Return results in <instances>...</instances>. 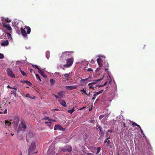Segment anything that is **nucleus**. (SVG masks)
Segmentation results:
<instances>
[{
    "label": "nucleus",
    "instance_id": "obj_15",
    "mask_svg": "<svg viewBox=\"0 0 155 155\" xmlns=\"http://www.w3.org/2000/svg\"><path fill=\"white\" fill-rule=\"evenodd\" d=\"M22 95L23 97H28L32 99H33L34 98H35V97L34 96V97H31L28 93H27L26 94H25L24 93H23L22 94Z\"/></svg>",
    "mask_w": 155,
    "mask_h": 155
},
{
    "label": "nucleus",
    "instance_id": "obj_40",
    "mask_svg": "<svg viewBox=\"0 0 155 155\" xmlns=\"http://www.w3.org/2000/svg\"><path fill=\"white\" fill-rule=\"evenodd\" d=\"M32 66H33V67L38 69V70H39V69H40L37 65H32Z\"/></svg>",
    "mask_w": 155,
    "mask_h": 155
},
{
    "label": "nucleus",
    "instance_id": "obj_9",
    "mask_svg": "<svg viewBox=\"0 0 155 155\" xmlns=\"http://www.w3.org/2000/svg\"><path fill=\"white\" fill-rule=\"evenodd\" d=\"M48 155H55V153L54 150V148L48 149Z\"/></svg>",
    "mask_w": 155,
    "mask_h": 155
},
{
    "label": "nucleus",
    "instance_id": "obj_50",
    "mask_svg": "<svg viewBox=\"0 0 155 155\" xmlns=\"http://www.w3.org/2000/svg\"><path fill=\"white\" fill-rule=\"evenodd\" d=\"M58 110V109H53L51 110V111H54L55 110Z\"/></svg>",
    "mask_w": 155,
    "mask_h": 155
},
{
    "label": "nucleus",
    "instance_id": "obj_29",
    "mask_svg": "<svg viewBox=\"0 0 155 155\" xmlns=\"http://www.w3.org/2000/svg\"><path fill=\"white\" fill-rule=\"evenodd\" d=\"M89 88L90 89H93V90L94 89V88H96L97 87H98V85H96V86H93L90 85L89 86Z\"/></svg>",
    "mask_w": 155,
    "mask_h": 155
},
{
    "label": "nucleus",
    "instance_id": "obj_57",
    "mask_svg": "<svg viewBox=\"0 0 155 155\" xmlns=\"http://www.w3.org/2000/svg\"><path fill=\"white\" fill-rule=\"evenodd\" d=\"M7 87H8V88H12V87H10L9 85H8Z\"/></svg>",
    "mask_w": 155,
    "mask_h": 155
},
{
    "label": "nucleus",
    "instance_id": "obj_34",
    "mask_svg": "<svg viewBox=\"0 0 155 155\" xmlns=\"http://www.w3.org/2000/svg\"><path fill=\"white\" fill-rule=\"evenodd\" d=\"M97 152L96 154H98L99 153L100 150H101V148L98 147L97 148Z\"/></svg>",
    "mask_w": 155,
    "mask_h": 155
},
{
    "label": "nucleus",
    "instance_id": "obj_8",
    "mask_svg": "<svg viewBox=\"0 0 155 155\" xmlns=\"http://www.w3.org/2000/svg\"><path fill=\"white\" fill-rule=\"evenodd\" d=\"M54 130H58L62 131H63L64 130V129L63 128V127L59 124H58L57 125H55Z\"/></svg>",
    "mask_w": 155,
    "mask_h": 155
},
{
    "label": "nucleus",
    "instance_id": "obj_6",
    "mask_svg": "<svg viewBox=\"0 0 155 155\" xmlns=\"http://www.w3.org/2000/svg\"><path fill=\"white\" fill-rule=\"evenodd\" d=\"M8 72V75L9 76L11 77L12 78H15V75L13 74L12 71V70L10 68H7L6 70Z\"/></svg>",
    "mask_w": 155,
    "mask_h": 155
},
{
    "label": "nucleus",
    "instance_id": "obj_49",
    "mask_svg": "<svg viewBox=\"0 0 155 155\" xmlns=\"http://www.w3.org/2000/svg\"><path fill=\"white\" fill-rule=\"evenodd\" d=\"M90 62H91V63H94L95 62V61H94L93 60V59H92L91 60V61H90Z\"/></svg>",
    "mask_w": 155,
    "mask_h": 155
},
{
    "label": "nucleus",
    "instance_id": "obj_43",
    "mask_svg": "<svg viewBox=\"0 0 155 155\" xmlns=\"http://www.w3.org/2000/svg\"><path fill=\"white\" fill-rule=\"evenodd\" d=\"M132 125H133V126H136L138 124L134 122H132Z\"/></svg>",
    "mask_w": 155,
    "mask_h": 155
},
{
    "label": "nucleus",
    "instance_id": "obj_20",
    "mask_svg": "<svg viewBox=\"0 0 155 155\" xmlns=\"http://www.w3.org/2000/svg\"><path fill=\"white\" fill-rule=\"evenodd\" d=\"M91 78L90 77V76H89V77H88L87 78H86L83 79H82L81 81H83V82L84 81H91V80H90V79H91Z\"/></svg>",
    "mask_w": 155,
    "mask_h": 155
},
{
    "label": "nucleus",
    "instance_id": "obj_25",
    "mask_svg": "<svg viewBox=\"0 0 155 155\" xmlns=\"http://www.w3.org/2000/svg\"><path fill=\"white\" fill-rule=\"evenodd\" d=\"M4 26L5 27V28H6V29H8V31H10L12 30V28L11 27L8 25H4Z\"/></svg>",
    "mask_w": 155,
    "mask_h": 155
},
{
    "label": "nucleus",
    "instance_id": "obj_55",
    "mask_svg": "<svg viewBox=\"0 0 155 155\" xmlns=\"http://www.w3.org/2000/svg\"><path fill=\"white\" fill-rule=\"evenodd\" d=\"M141 134L142 135H144V133H143V131L142 130H140Z\"/></svg>",
    "mask_w": 155,
    "mask_h": 155
},
{
    "label": "nucleus",
    "instance_id": "obj_45",
    "mask_svg": "<svg viewBox=\"0 0 155 155\" xmlns=\"http://www.w3.org/2000/svg\"><path fill=\"white\" fill-rule=\"evenodd\" d=\"M87 71H93V70L92 68H88Z\"/></svg>",
    "mask_w": 155,
    "mask_h": 155
},
{
    "label": "nucleus",
    "instance_id": "obj_13",
    "mask_svg": "<svg viewBox=\"0 0 155 155\" xmlns=\"http://www.w3.org/2000/svg\"><path fill=\"white\" fill-rule=\"evenodd\" d=\"M21 31L22 36L25 37L27 36V34L26 33V31L24 29L22 28H21Z\"/></svg>",
    "mask_w": 155,
    "mask_h": 155
},
{
    "label": "nucleus",
    "instance_id": "obj_28",
    "mask_svg": "<svg viewBox=\"0 0 155 155\" xmlns=\"http://www.w3.org/2000/svg\"><path fill=\"white\" fill-rule=\"evenodd\" d=\"M58 94L61 97H63V92H59L58 93Z\"/></svg>",
    "mask_w": 155,
    "mask_h": 155
},
{
    "label": "nucleus",
    "instance_id": "obj_17",
    "mask_svg": "<svg viewBox=\"0 0 155 155\" xmlns=\"http://www.w3.org/2000/svg\"><path fill=\"white\" fill-rule=\"evenodd\" d=\"M25 29L27 30V34H29L31 32V28L30 27L26 25L25 26Z\"/></svg>",
    "mask_w": 155,
    "mask_h": 155
},
{
    "label": "nucleus",
    "instance_id": "obj_59",
    "mask_svg": "<svg viewBox=\"0 0 155 155\" xmlns=\"http://www.w3.org/2000/svg\"><path fill=\"white\" fill-rule=\"evenodd\" d=\"M98 95L95 94L93 95V96H94V97H96Z\"/></svg>",
    "mask_w": 155,
    "mask_h": 155
},
{
    "label": "nucleus",
    "instance_id": "obj_39",
    "mask_svg": "<svg viewBox=\"0 0 155 155\" xmlns=\"http://www.w3.org/2000/svg\"><path fill=\"white\" fill-rule=\"evenodd\" d=\"M107 83V82L106 81L105 83H104V84L101 85H99L98 86V87H102L103 86H104L106 85Z\"/></svg>",
    "mask_w": 155,
    "mask_h": 155
},
{
    "label": "nucleus",
    "instance_id": "obj_2",
    "mask_svg": "<svg viewBox=\"0 0 155 155\" xmlns=\"http://www.w3.org/2000/svg\"><path fill=\"white\" fill-rule=\"evenodd\" d=\"M26 126L25 125V122L24 120H22L18 127V132L19 133L21 131H25Z\"/></svg>",
    "mask_w": 155,
    "mask_h": 155
},
{
    "label": "nucleus",
    "instance_id": "obj_18",
    "mask_svg": "<svg viewBox=\"0 0 155 155\" xmlns=\"http://www.w3.org/2000/svg\"><path fill=\"white\" fill-rule=\"evenodd\" d=\"M8 40H6L3 41L1 43V45L2 46H4L8 45Z\"/></svg>",
    "mask_w": 155,
    "mask_h": 155
},
{
    "label": "nucleus",
    "instance_id": "obj_42",
    "mask_svg": "<svg viewBox=\"0 0 155 155\" xmlns=\"http://www.w3.org/2000/svg\"><path fill=\"white\" fill-rule=\"evenodd\" d=\"M4 58V55L3 54L0 53V59H2Z\"/></svg>",
    "mask_w": 155,
    "mask_h": 155
},
{
    "label": "nucleus",
    "instance_id": "obj_33",
    "mask_svg": "<svg viewBox=\"0 0 155 155\" xmlns=\"http://www.w3.org/2000/svg\"><path fill=\"white\" fill-rule=\"evenodd\" d=\"M103 90L97 92H96L95 94H96L97 95H99L101 93L103 92Z\"/></svg>",
    "mask_w": 155,
    "mask_h": 155
},
{
    "label": "nucleus",
    "instance_id": "obj_46",
    "mask_svg": "<svg viewBox=\"0 0 155 155\" xmlns=\"http://www.w3.org/2000/svg\"><path fill=\"white\" fill-rule=\"evenodd\" d=\"M122 124H123V125L124 127H126L125 124V122H123V120L122 121Z\"/></svg>",
    "mask_w": 155,
    "mask_h": 155
},
{
    "label": "nucleus",
    "instance_id": "obj_44",
    "mask_svg": "<svg viewBox=\"0 0 155 155\" xmlns=\"http://www.w3.org/2000/svg\"><path fill=\"white\" fill-rule=\"evenodd\" d=\"M48 117H45L43 118V119L45 120H48Z\"/></svg>",
    "mask_w": 155,
    "mask_h": 155
},
{
    "label": "nucleus",
    "instance_id": "obj_24",
    "mask_svg": "<svg viewBox=\"0 0 155 155\" xmlns=\"http://www.w3.org/2000/svg\"><path fill=\"white\" fill-rule=\"evenodd\" d=\"M22 83H25L27 84L28 85L31 86L32 85V84L30 82V81H24L22 82Z\"/></svg>",
    "mask_w": 155,
    "mask_h": 155
},
{
    "label": "nucleus",
    "instance_id": "obj_12",
    "mask_svg": "<svg viewBox=\"0 0 155 155\" xmlns=\"http://www.w3.org/2000/svg\"><path fill=\"white\" fill-rule=\"evenodd\" d=\"M58 101L60 102V104L61 105L63 106L64 107H66V103L65 101H64L62 100H60L59 99V100H58Z\"/></svg>",
    "mask_w": 155,
    "mask_h": 155
},
{
    "label": "nucleus",
    "instance_id": "obj_11",
    "mask_svg": "<svg viewBox=\"0 0 155 155\" xmlns=\"http://www.w3.org/2000/svg\"><path fill=\"white\" fill-rule=\"evenodd\" d=\"M65 88L69 90H72L74 89H75L77 88V86L76 85L74 86H65Z\"/></svg>",
    "mask_w": 155,
    "mask_h": 155
},
{
    "label": "nucleus",
    "instance_id": "obj_10",
    "mask_svg": "<svg viewBox=\"0 0 155 155\" xmlns=\"http://www.w3.org/2000/svg\"><path fill=\"white\" fill-rule=\"evenodd\" d=\"M102 79L101 78L97 80H95L93 81H94V82L90 83L88 84V86H95V85L96 84V82L99 81Z\"/></svg>",
    "mask_w": 155,
    "mask_h": 155
},
{
    "label": "nucleus",
    "instance_id": "obj_56",
    "mask_svg": "<svg viewBox=\"0 0 155 155\" xmlns=\"http://www.w3.org/2000/svg\"><path fill=\"white\" fill-rule=\"evenodd\" d=\"M30 72L31 73H32V72H34V70L32 69H30Z\"/></svg>",
    "mask_w": 155,
    "mask_h": 155
},
{
    "label": "nucleus",
    "instance_id": "obj_23",
    "mask_svg": "<svg viewBox=\"0 0 155 155\" xmlns=\"http://www.w3.org/2000/svg\"><path fill=\"white\" fill-rule=\"evenodd\" d=\"M1 109L2 111H0V114H6L7 113V109L5 108L4 111H3V109Z\"/></svg>",
    "mask_w": 155,
    "mask_h": 155
},
{
    "label": "nucleus",
    "instance_id": "obj_60",
    "mask_svg": "<svg viewBox=\"0 0 155 155\" xmlns=\"http://www.w3.org/2000/svg\"><path fill=\"white\" fill-rule=\"evenodd\" d=\"M98 56H99V57H104V58H105V57L104 56H101L100 55H99Z\"/></svg>",
    "mask_w": 155,
    "mask_h": 155
},
{
    "label": "nucleus",
    "instance_id": "obj_62",
    "mask_svg": "<svg viewBox=\"0 0 155 155\" xmlns=\"http://www.w3.org/2000/svg\"><path fill=\"white\" fill-rule=\"evenodd\" d=\"M110 139V137L109 136V137H108V138H107L106 139L107 140H109Z\"/></svg>",
    "mask_w": 155,
    "mask_h": 155
},
{
    "label": "nucleus",
    "instance_id": "obj_32",
    "mask_svg": "<svg viewBox=\"0 0 155 155\" xmlns=\"http://www.w3.org/2000/svg\"><path fill=\"white\" fill-rule=\"evenodd\" d=\"M5 104L4 103L3 104H0V109H3L2 108H4V106H5Z\"/></svg>",
    "mask_w": 155,
    "mask_h": 155
},
{
    "label": "nucleus",
    "instance_id": "obj_47",
    "mask_svg": "<svg viewBox=\"0 0 155 155\" xmlns=\"http://www.w3.org/2000/svg\"><path fill=\"white\" fill-rule=\"evenodd\" d=\"M54 95L55 96V97H56V98H60L61 99V98L59 97L58 96H57L56 95L54 94Z\"/></svg>",
    "mask_w": 155,
    "mask_h": 155
},
{
    "label": "nucleus",
    "instance_id": "obj_21",
    "mask_svg": "<svg viewBox=\"0 0 155 155\" xmlns=\"http://www.w3.org/2000/svg\"><path fill=\"white\" fill-rule=\"evenodd\" d=\"M80 91L81 92L84 93L88 96H89L90 94V92L89 93H88V94H87L86 91L84 89H81Z\"/></svg>",
    "mask_w": 155,
    "mask_h": 155
},
{
    "label": "nucleus",
    "instance_id": "obj_53",
    "mask_svg": "<svg viewBox=\"0 0 155 155\" xmlns=\"http://www.w3.org/2000/svg\"><path fill=\"white\" fill-rule=\"evenodd\" d=\"M98 128H99V129L100 130V131H101V127L99 126V127H98Z\"/></svg>",
    "mask_w": 155,
    "mask_h": 155
},
{
    "label": "nucleus",
    "instance_id": "obj_5",
    "mask_svg": "<svg viewBox=\"0 0 155 155\" xmlns=\"http://www.w3.org/2000/svg\"><path fill=\"white\" fill-rule=\"evenodd\" d=\"M11 121L12 123L14 124L15 125L17 126L19 122V118L17 116H15L13 119L11 120Z\"/></svg>",
    "mask_w": 155,
    "mask_h": 155
},
{
    "label": "nucleus",
    "instance_id": "obj_41",
    "mask_svg": "<svg viewBox=\"0 0 155 155\" xmlns=\"http://www.w3.org/2000/svg\"><path fill=\"white\" fill-rule=\"evenodd\" d=\"M7 35L8 37V38L11 37V35L9 33H7Z\"/></svg>",
    "mask_w": 155,
    "mask_h": 155
},
{
    "label": "nucleus",
    "instance_id": "obj_61",
    "mask_svg": "<svg viewBox=\"0 0 155 155\" xmlns=\"http://www.w3.org/2000/svg\"><path fill=\"white\" fill-rule=\"evenodd\" d=\"M104 70H105V71L106 72H107V71L108 70L107 68H104Z\"/></svg>",
    "mask_w": 155,
    "mask_h": 155
},
{
    "label": "nucleus",
    "instance_id": "obj_3",
    "mask_svg": "<svg viewBox=\"0 0 155 155\" xmlns=\"http://www.w3.org/2000/svg\"><path fill=\"white\" fill-rule=\"evenodd\" d=\"M74 53V51H64L62 53V54L60 58V59L61 60H63V58L67 57H70L72 54Z\"/></svg>",
    "mask_w": 155,
    "mask_h": 155
},
{
    "label": "nucleus",
    "instance_id": "obj_7",
    "mask_svg": "<svg viewBox=\"0 0 155 155\" xmlns=\"http://www.w3.org/2000/svg\"><path fill=\"white\" fill-rule=\"evenodd\" d=\"M72 150V147L70 146H68L64 147V148L62 149L63 151L71 152Z\"/></svg>",
    "mask_w": 155,
    "mask_h": 155
},
{
    "label": "nucleus",
    "instance_id": "obj_37",
    "mask_svg": "<svg viewBox=\"0 0 155 155\" xmlns=\"http://www.w3.org/2000/svg\"><path fill=\"white\" fill-rule=\"evenodd\" d=\"M105 116V115H101L100 116L99 118L100 120H101V119H102L103 117H104Z\"/></svg>",
    "mask_w": 155,
    "mask_h": 155
},
{
    "label": "nucleus",
    "instance_id": "obj_22",
    "mask_svg": "<svg viewBox=\"0 0 155 155\" xmlns=\"http://www.w3.org/2000/svg\"><path fill=\"white\" fill-rule=\"evenodd\" d=\"M38 72L40 73L41 75H42V76L43 77L46 76V75L45 74V73L44 71L41 70V69H39V70H38Z\"/></svg>",
    "mask_w": 155,
    "mask_h": 155
},
{
    "label": "nucleus",
    "instance_id": "obj_52",
    "mask_svg": "<svg viewBox=\"0 0 155 155\" xmlns=\"http://www.w3.org/2000/svg\"><path fill=\"white\" fill-rule=\"evenodd\" d=\"M94 121V120H91L89 121V122L90 123H93Z\"/></svg>",
    "mask_w": 155,
    "mask_h": 155
},
{
    "label": "nucleus",
    "instance_id": "obj_26",
    "mask_svg": "<svg viewBox=\"0 0 155 155\" xmlns=\"http://www.w3.org/2000/svg\"><path fill=\"white\" fill-rule=\"evenodd\" d=\"M74 111V107L72 108L71 110H68L67 112L68 113H70L71 114H72L73 112Z\"/></svg>",
    "mask_w": 155,
    "mask_h": 155
},
{
    "label": "nucleus",
    "instance_id": "obj_1",
    "mask_svg": "<svg viewBox=\"0 0 155 155\" xmlns=\"http://www.w3.org/2000/svg\"><path fill=\"white\" fill-rule=\"evenodd\" d=\"M36 146L35 142H32L28 150V155H31L34 153H37V151H35Z\"/></svg>",
    "mask_w": 155,
    "mask_h": 155
},
{
    "label": "nucleus",
    "instance_id": "obj_35",
    "mask_svg": "<svg viewBox=\"0 0 155 155\" xmlns=\"http://www.w3.org/2000/svg\"><path fill=\"white\" fill-rule=\"evenodd\" d=\"M21 73L22 74V75L23 76H26V74L24 71H21Z\"/></svg>",
    "mask_w": 155,
    "mask_h": 155
},
{
    "label": "nucleus",
    "instance_id": "obj_54",
    "mask_svg": "<svg viewBox=\"0 0 155 155\" xmlns=\"http://www.w3.org/2000/svg\"><path fill=\"white\" fill-rule=\"evenodd\" d=\"M12 88L14 89L15 90V91H17V88L15 87H12Z\"/></svg>",
    "mask_w": 155,
    "mask_h": 155
},
{
    "label": "nucleus",
    "instance_id": "obj_51",
    "mask_svg": "<svg viewBox=\"0 0 155 155\" xmlns=\"http://www.w3.org/2000/svg\"><path fill=\"white\" fill-rule=\"evenodd\" d=\"M86 108L85 106H84L82 107L80 109V110H82V109H84Z\"/></svg>",
    "mask_w": 155,
    "mask_h": 155
},
{
    "label": "nucleus",
    "instance_id": "obj_36",
    "mask_svg": "<svg viewBox=\"0 0 155 155\" xmlns=\"http://www.w3.org/2000/svg\"><path fill=\"white\" fill-rule=\"evenodd\" d=\"M45 123L48 125V126L50 127L51 124V123L50 122H45Z\"/></svg>",
    "mask_w": 155,
    "mask_h": 155
},
{
    "label": "nucleus",
    "instance_id": "obj_4",
    "mask_svg": "<svg viewBox=\"0 0 155 155\" xmlns=\"http://www.w3.org/2000/svg\"><path fill=\"white\" fill-rule=\"evenodd\" d=\"M74 58H68L66 60V64H64V68H69L71 66L74 62Z\"/></svg>",
    "mask_w": 155,
    "mask_h": 155
},
{
    "label": "nucleus",
    "instance_id": "obj_38",
    "mask_svg": "<svg viewBox=\"0 0 155 155\" xmlns=\"http://www.w3.org/2000/svg\"><path fill=\"white\" fill-rule=\"evenodd\" d=\"M64 76L65 77V78H69V75L68 74H65L64 75Z\"/></svg>",
    "mask_w": 155,
    "mask_h": 155
},
{
    "label": "nucleus",
    "instance_id": "obj_19",
    "mask_svg": "<svg viewBox=\"0 0 155 155\" xmlns=\"http://www.w3.org/2000/svg\"><path fill=\"white\" fill-rule=\"evenodd\" d=\"M101 59L100 58H98L97 59V61L98 64L100 67H101L102 66V64L101 62Z\"/></svg>",
    "mask_w": 155,
    "mask_h": 155
},
{
    "label": "nucleus",
    "instance_id": "obj_14",
    "mask_svg": "<svg viewBox=\"0 0 155 155\" xmlns=\"http://www.w3.org/2000/svg\"><path fill=\"white\" fill-rule=\"evenodd\" d=\"M107 146L110 148H112L113 143L112 141H110V140H108L107 141Z\"/></svg>",
    "mask_w": 155,
    "mask_h": 155
},
{
    "label": "nucleus",
    "instance_id": "obj_30",
    "mask_svg": "<svg viewBox=\"0 0 155 155\" xmlns=\"http://www.w3.org/2000/svg\"><path fill=\"white\" fill-rule=\"evenodd\" d=\"M37 79V80H39L40 81H41V79L40 78V76L38 74H36L35 75Z\"/></svg>",
    "mask_w": 155,
    "mask_h": 155
},
{
    "label": "nucleus",
    "instance_id": "obj_48",
    "mask_svg": "<svg viewBox=\"0 0 155 155\" xmlns=\"http://www.w3.org/2000/svg\"><path fill=\"white\" fill-rule=\"evenodd\" d=\"M107 132H110V133H112L113 131L112 130H107Z\"/></svg>",
    "mask_w": 155,
    "mask_h": 155
},
{
    "label": "nucleus",
    "instance_id": "obj_27",
    "mask_svg": "<svg viewBox=\"0 0 155 155\" xmlns=\"http://www.w3.org/2000/svg\"><path fill=\"white\" fill-rule=\"evenodd\" d=\"M50 83H51V85L54 84L55 83L54 80L53 79H51L50 80Z\"/></svg>",
    "mask_w": 155,
    "mask_h": 155
},
{
    "label": "nucleus",
    "instance_id": "obj_58",
    "mask_svg": "<svg viewBox=\"0 0 155 155\" xmlns=\"http://www.w3.org/2000/svg\"><path fill=\"white\" fill-rule=\"evenodd\" d=\"M108 140H107L106 139V140H104V143H107V141Z\"/></svg>",
    "mask_w": 155,
    "mask_h": 155
},
{
    "label": "nucleus",
    "instance_id": "obj_16",
    "mask_svg": "<svg viewBox=\"0 0 155 155\" xmlns=\"http://www.w3.org/2000/svg\"><path fill=\"white\" fill-rule=\"evenodd\" d=\"M5 125H6V127L7 128H8V127H9V126H10V125L12 123L11 122H10L8 120L5 121Z\"/></svg>",
    "mask_w": 155,
    "mask_h": 155
},
{
    "label": "nucleus",
    "instance_id": "obj_63",
    "mask_svg": "<svg viewBox=\"0 0 155 155\" xmlns=\"http://www.w3.org/2000/svg\"><path fill=\"white\" fill-rule=\"evenodd\" d=\"M51 120H52V119H48V121H51Z\"/></svg>",
    "mask_w": 155,
    "mask_h": 155
},
{
    "label": "nucleus",
    "instance_id": "obj_31",
    "mask_svg": "<svg viewBox=\"0 0 155 155\" xmlns=\"http://www.w3.org/2000/svg\"><path fill=\"white\" fill-rule=\"evenodd\" d=\"M11 94H13L15 97L16 96V92L14 91H11Z\"/></svg>",
    "mask_w": 155,
    "mask_h": 155
},
{
    "label": "nucleus",
    "instance_id": "obj_64",
    "mask_svg": "<svg viewBox=\"0 0 155 155\" xmlns=\"http://www.w3.org/2000/svg\"><path fill=\"white\" fill-rule=\"evenodd\" d=\"M136 126H137L138 127H140V126L139 125H138V124L136 125Z\"/></svg>",
    "mask_w": 155,
    "mask_h": 155
}]
</instances>
